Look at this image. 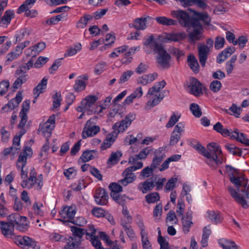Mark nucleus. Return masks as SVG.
<instances>
[{"label":"nucleus","instance_id":"29","mask_svg":"<svg viewBox=\"0 0 249 249\" xmlns=\"http://www.w3.org/2000/svg\"><path fill=\"white\" fill-rule=\"evenodd\" d=\"M194 15L196 17V18L199 21H203L204 24L206 25H209L210 24V22L211 21V18L209 16L207 13H199L196 11H192Z\"/></svg>","mask_w":249,"mask_h":249},{"label":"nucleus","instance_id":"2","mask_svg":"<svg viewBox=\"0 0 249 249\" xmlns=\"http://www.w3.org/2000/svg\"><path fill=\"white\" fill-rule=\"evenodd\" d=\"M189 144L199 153L206 157L208 159L207 163L213 169H216L219 164L222 163V160L220 159L222 150L217 143H209L207 145L208 150L198 141L195 139H191L189 142Z\"/></svg>","mask_w":249,"mask_h":249},{"label":"nucleus","instance_id":"42","mask_svg":"<svg viewBox=\"0 0 249 249\" xmlns=\"http://www.w3.org/2000/svg\"><path fill=\"white\" fill-rule=\"evenodd\" d=\"M81 50V44L77 43L73 45V46L69 48L64 54L65 57L71 56L77 53L78 52Z\"/></svg>","mask_w":249,"mask_h":249},{"label":"nucleus","instance_id":"58","mask_svg":"<svg viewBox=\"0 0 249 249\" xmlns=\"http://www.w3.org/2000/svg\"><path fill=\"white\" fill-rule=\"evenodd\" d=\"M53 107L54 108H57L60 106V103L62 100L61 95L60 92H56L53 96Z\"/></svg>","mask_w":249,"mask_h":249},{"label":"nucleus","instance_id":"9","mask_svg":"<svg viewBox=\"0 0 249 249\" xmlns=\"http://www.w3.org/2000/svg\"><path fill=\"white\" fill-rule=\"evenodd\" d=\"M192 23L191 28H193V29L189 32L188 36L191 42H195L196 41L200 39L203 29L200 22L198 20L194 21Z\"/></svg>","mask_w":249,"mask_h":249},{"label":"nucleus","instance_id":"30","mask_svg":"<svg viewBox=\"0 0 249 249\" xmlns=\"http://www.w3.org/2000/svg\"><path fill=\"white\" fill-rule=\"evenodd\" d=\"M93 16L91 15L84 14L76 23V27L79 29L84 28L86 27L88 22L92 20Z\"/></svg>","mask_w":249,"mask_h":249},{"label":"nucleus","instance_id":"39","mask_svg":"<svg viewBox=\"0 0 249 249\" xmlns=\"http://www.w3.org/2000/svg\"><path fill=\"white\" fill-rule=\"evenodd\" d=\"M115 140V138L113 137L112 135L111 134L108 135L100 146L101 150L104 151L109 148L113 143Z\"/></svg>","mask_w":249,"mask_h":249},{"label":"nucleus","instance_id":"47","mask_svg":"<svg viewBox=\"0 0 249 249\" xmlns=\"http://www.w3.org/2000/svg\"><path fill=\"white\" fill-rule=\"evenodd\" d=\"M30 33L26 29H22L15 35L16 41L15 44L18 42H19L24 39L25 37H27L29 35Z\"/></svg>","mask_w":249,"mask_h":249},{"label":"nucleus","instance_id":"56","mask_svg":"<svg viewBox=\"0 0 249 249\" xmlns=\"http://www.w3.org/2000/svg\"><path fill=\"white\" fill-rule=\"evenodd\" d=\"M9 85V82L7 81L0 82V96H3L7 92Z\"/></svg>","mask_w":249,"mask_h":249},{"label":"nucleus","instance_id":"22","mask_svg":"<svg viewBox=\"0 0 249 249\" xmlns=\"http://www.w3.org/2000/svg\"><path fill=\"white\" fill-rule=\"evenodd\" d=\"M235 52L234 47H227L219 53L216 58L217 63L220 64L224 62Z\"/></svg>","mask_w":249,"mask_h":249},{"label":"nucleus","instance_id":"13","mask_svg":"<svg viewBox=\"0 0 249 249\" xmlns=\"http://www.w3.org/2000/svg\"><path fill=\"white\" fill-rule=\"evenodd\" d=\"M32 149L30 147L25 146L21 152L18 159L17 167L18 168H23L27 162V158L32 155Z\"/></svg>","mask_w":249,"mask_h":249},{"label":"nucleus","instance_id":"7","mask_svg":"<svg viewBox=\"0 0 249 249\" xmlns=\"http://www.w3.org/2000/svg\"><path fill=\"white\" fill-rule=\"evenodd\" d=\"M14 241L16 245L24 249H40L36 242L27 236H17L14 238Z\"/></svg>","mask_w":249,"mask_h":249},{"label":"nucleus","instance_id":"38","mask_svg":"<svg viewBox=\"0 0 249 249\" xmlns=\"http://www.w3.org/2000/svg\"><path fill=\"white\" fill-rule=\"evenodd\" d=\"M156 21L160 24L166 26L175 25L177 24L176 20L166 17H159L156 18Z\"/></svg>","mask_w":249,"mask_h":249},{"label":"nucleus","instance_id":"60","mask_svg":"<svg viewBox=\"0 0 249 249\" xmlns=\"http://www.w3.org/2000/svg\"><path fill=\"white\" fill-rule=\"evenodd\" d=\"M148 65L143 63H141L135 69L137 73L140 74L145 72L148 69Z\"/></svg>","mask_w":249,"mask_h":249},{"label":"nucleus","instance_id":"54","mask_svg":"<svg viewBox=\"0 0 249 249\" xmlns=\"http://www.w3.org/2000/svg\"><path fill=\"white\" fill-rule=\"evenodd\" d=\"M142 243L143 249H152V247L149 241L148 234L141 235Z\"/></svg>","mask_w":249,"mask_h":249},{"label":"nucleus","instance_id":"11","mask_svg":"<svg viewBox=\"0 0 249 249\" xmlns=\"http://www.w3.org/2000/svg\"><path fill=\"white\" fill-rule=\"evenodd\" d=\"M27 72L23 69L19 67L15 71V76L17 77L13 84V88L14 89H17L20 87L22 84L25 83L28 79V75L26 74Z\"/></svg>","mask_w":249,"mask_h":249},{"label":"nucleus","instance_id":"55","mask_svg":"<svg viewBox=\"0 0 249 249\" xmlns=\"http://www.w3.org/2000/svg\"><path fill=\"white\" fill-rule=\"evenodd\" d=\"M120 183H111L109 184V188L113 193H120L123 191V187Z\"/></svg>","mask_w":249,"mask_h":249},{"label":"nucleus","instance_id":"1","mask_svg":"<svg viewBox=\"0 0 249 249\" xmlns=\"http://www.w3.org/2000/svg\"><path fill=\"white\" fill-rule=\"evenodd\" d=\"M226 173L229 177V180L231 183L234 184L237 189L232 186L229 185L227 187V190L231 197L244 208H247L249 206L244 196L239 193L240 187H246L248 185V180L243 176L239 175L238 169L232 167L231 165H227L225 166Z\"/></svg>","mask_w":249,"mask_h":249},{"label":"nucleus","instance_id":"46","mask_svg":"<svg viewBox=\"0 0 249 249\" xmlns=\"http://www.w3.org/2000/svg\"><path fill=\"white\" fill-rule=\"evenodd\" d=\"M36 0H26L24 3L21 4L17 10V13L20 14L27 10L28 8H31L30 5H33Z\"/></svg>","mask_w":249,"mask_h":249},{"label":"nucleus","instance_id":"4","mask_svg":"<svg viewBox=\"0 0 249 249\" xmlns=\"http://www.w3.org/2000/svg\"><path fill=\"white\" fill-rule=\"evenodd\" d=\"M98 97L95 95H89L84 99L81 103V107L77 108L79 112H85L87 111L88 114H91L93 112H97L95 107V103L97 101Z\"/></svg>","mask_w":249,"mask_h":249},{"label":"nucleus","instance_id":"27","mask_svg":"<svg viewBox=\"0 0 249 249\" xmlns=\"http://www.w3.org/2000/svg\"><path fill=\"white\" fill-rule=\"evenodd\" d=\"M232 139H236L241 143L249 146V139H248L246 135L243 133H239L237 129H235L231 136Z\"/></svg>","mask_w":249,"mask_h":249},{"label":"nucleus","instance_id":"63","mask_svg":"<svg viewBox=\"0 0 249 249\" xmlns=\"http://www.w3.org/2000/svg\"><path fill=\"white\" fill-rule=\"evenodd\" d=\"M225 43V39L223 37L217 36L215 40L214 47L216 49L222 48Z\"/></svg>","mask_w":249,"mask_h":249},{"label":"nucleus","instance_id":"44","mask_svg":"<svg viewBox=\"0 0 249 249\" xmlns=\"http://www.w3.org/2000/svg\"><path fill=\"white\" fill-rule=\"evenodd\" d=\"M153 181L156 186L157 190H160L163 188V186L166 181L165 178H159L157 176L152 177Z\"/></svg>","mask_w":249,"mask_h":249},{"label":"nucleus","instance_id":"8","mask_svg":"<svg viewBox=\"0 0 249 249\" xmlns=\"http://www.w3.org/2000/svg\"><path fill=\"white\" fill-rule=\"evenodd\" d=\"M206 43L210 46L208 47L205 44L200 45L198 47V58L202 67L205 66L208 54L210 52V48L213 47V41L211 38L207 40Z\"/></svg>","mask_w":249,"mask_h":249},{"label":"nucleus","instance_id":"35","mask_svg":"<svg viewBox=\"0 0 249 249\" xmlns=\"http://www.w3.org/2000/svg\"><path fill=\"white\" fill-rule=\"evenodd\" d=\"M219 245L223 249H238V247L235 243L227 239L223 238L218 240Z\"/></svg>","mask_w":249,"mask_h":249},{"label":"nucleus","instance_id":"41","mask_svg":"<svg viewBox=\"0 0 249 249\" xmlns=\"http://www.w3.org/2000/svg\"><path fill=\"white\" fill-rule=\"evenodd\" d=\"M225 147L229 153L234 156H242V152L240 148L234 146L233 144L227 143L225 145Z\"/></svg>","mask_w":249,"mask_h":249},{"label":"nucleus","instance_id":"15","mask_svg":"<svg viewBox=\"0 0 249 249\" xmlns=\"http://www.w3.org/2000/svg\"><path fill=\"white\" fill-rule=\"evenodd\" d=\"M190 92L196 96H199L203 94L201 83L196 78H191L188 86Z\"/></svg>","mask_w":249,"mask_h":249},{"label":"nucleus","instance_id":"45","mask_svg":"<svg viewBox=\"0 0 249 249\" xmlns=\"http://www.w3.org/2000/svg\"><path fill=\"white\" fill-rule=\"evenodd\" d=\"M190 109L192 114L196 117H200L202 115L201 109L198 105L192 103L190 106Z\"/></svg>","mask_w":249,"mask_h":249},{"label":"nucleus","instance_id":"57","mask_svg":"<svg viewBox=\"0 0 249 249\" xmlns=\"http://www.w3.org/2000/svg\"><path fill=\"white\" fill-rule=\"evenodd\" d=\"M133 71H128L124 72L121 76L119 79V83L122 84L127 81L133 74Z\"/></svg>","mask_w":249,"mask_h":249},{"label":"nucleus","instance_id":"21","mask_svg":"<svg viewBox=\"0 0 249 249\" xmlns=\"http://www.w3.org/2000/svg\"><path fill=\"white\" fill-rule=\"evenodd\" d=\"M155 186V184L153 182L152 177H151L144 182L139 183L138 189L143 194H145L151 191Z\"/></svg>","mask_w":249,"mask_h":249},{"label":"nucleus","instance_id":"64","mask_svg":"<svg viewBox=\"0 0 249 249\" xmlns=\"http://www.w3.org/2000/svg\"><path fill=\"white\" fill-rule=\"evenodd\" d=\"M159 244L160 245V249H178L177 247L174 246H170L166 239L160 241Z\"/></svg>","mask_w":249,"mask_h":249},{"label":"nucleus","instance_id":"28","mask_svg":"<svg viewBox=\"0 0 249 249\" xmlns=\"http://www.w3.org/2000/svg\"><path fill=\"white\" fill-rule=\"evenodd\" d=\"M87 80L88 76L85 75L78 77L75 80V83L73 86L75 91L79 92L84 90L86 86L85 81Z\"/></svg>","mask_w":249,"mask_h":249},{"label":"nucleus","instance_id":"32","mask_svg":"<svg viewBox=\"0 0 249 249\" xmlns=\"http://www.w3.org/2000/svg\"><path fill=\"white\" fill-rule=\"evenodd\" d=\"M14 12L13 10H8L6 11L0 21V26L3 27L9 24L11 19L14 17Z\"/></svg>","mask_w":249,"mask_h":249},{"label":"nucleus","instance_id":"26","mask_svg":"<svg viewBox=\"0 0 249 249\" xmlns=\"http://www.w3.org/2000/svg\"><path fill=\"white\" fill-rule=\"evenodd\" d=\"M48 78L44 77L37 86L34 89L33 93L36 96L35 99H37L40 93L44 92V89L46 88Z\"/></svg>","mask_w":249,"mask_h":249},{"label":"nucleus","instance_id":"48","mask_svg":"<svg viewBox=\"0 0 249 249\" xmlns=\"http://www.w3.org/2000/svg\"><path fill=\"white\" fill-rule=\"evenodd\" d=\"M93 153H96V151L95 150H87L84 151L81 157V159L84 161L87 162L88 161L94 158V156L93 155Z\"/></svg>","mask_w":249,"mask_h":249},{"label":"nucleus","instance_id":"40","mask_svg":"<svg viewBox=\"0 0 249 249\" xmlns=\"http://www.w3.org/2000/svg\"><path fill=\"white\" fill-rule=\"evenodd\" d=\"M186 35L185 33H178L169 34L166 36V38L171 41H178L185 38Z\"/></svg>","mask_w":249,"mask_h":249},{"label":"nucleus","instance_id":"3","mask_svg":"<svg viewBox=\"0 0 249 249\" xmlns=\"http://www.w3.org/2000/svg\"><path fill=\"white\" fill-rule=\"evenodd\" d=\"M171 15L178 20L181 26L188 28H191L192 23L197 20L195 18L191 17L187 12L181 10L172 11Z\"/></svg>","mask_w":249,"mask_h":249},{"label":"nucleus","instance_id":"34","mask_svg":"<svg viewBox=\"0 0 249 249\" xmlns=\"http://www.w3.org/2000/svg\"><path fill=\"white\" fill-rule=\"evenodd\" d=\"M213 129L224 137L230 136L231 137L232 134V132H230L229 129L224 128L222 124L220 122L216 123L213 125Z\"/></svg>","mask_w":249,"mask_h":249},{"label":"nucleus","instance_id":"59","mask_svg":"<svg viewBox=\"0 0 249 249\" xmlns=\"http://www.w3.org/2000/svg\"><path fill=\"white\" fill-rule=\"evenodd\" d=\"M49 60V58L39 56L34 64L35 67L39 68L44 65Z\"/></svg>","mask_w":249,"mask_h":249},{"label":"nucleus","instance_id":"33","mask_svg":"<svg viewBox=\"0 0 249 249\" xmlns=\"http://www.w3.org/2000/svg\"><path fill=\"white\" fill-rule=\"evenodd\" d=\"M122 155L123 154L120 150L112 152L107 161V164L109 165L116 164L120 161Z\"/></svg>","mask_w":249,"mask_h":249},{"label":"nucleus","instance_id":"49","mask_svg":"<svg viewBox=\"0 0 249 249\" xmlns=\"http://www.w3.org/2000/svg\"><path fill=\"white\" fill-rule=\"evenodd\" d=\"M177 180L178 179L176 178H170L165 185V191L169 192L173 190L175 187Z\"/></svg>","mask_w":249,"mask_h":249},{"label":"nucleus","instance_id":"50","mask_svg":"<svg viewBox=\"0 0 249 249\" xmlns=\"http://www.w3.org/2000/svg\"><path fill=\"white\" fill-rule=\"evenodd\" d=\"M160 196L158 193H152L145 196L146 201L148 203H153L160 199Z\"/></svg>","mask_w":249,"mask_h":249},{"label":"nucleus","instance_id":"23","mask_svg":"<svg viewBox=\"0 0 249 249\" xmlns=\"http://www.w3.org/2000/svg\"><path fill=\"white\" fill-rule=\"evenodd\" d=\"M192 216L191 213H187L186 215L182 217V224L183 232L187 233L189 231L191 227L193 224L192 221Z\"/></svg>","mask_w":249,"mask_h":249},{"label":"nucleus","instance_id":"17","mask_svg":"<svg viewBox=\"0 0 249 249\" xmlns=\"http://www.w3.org/2000/svg\"><path fill=\"white\" fill-rule=\"evenodd\" d=\"M143 45L144 46V48L145 49V52L147 53H150L149 51L146 50L148 48L153 49L155 52H156L162 47L160 43L154 39L153 35L148 36V37L145 39V41L143 42Z\"/></svg>","mask_w":249,"mask_h":249},{"label":"nucleus","instance_id":"18","mask_svg":"<svg viewBox=\"0 0 249 249\" xmlns=\"http://www.w3.org/2000/svg\"><path fill=\"white\" fill-rule=\"evenodd\" d=\"M150 19L149 17H141L134 19L131 23L129 24L130 28H133L137 31L144 30L147 28V21Z\"/></svg>","mask_w":249,"mask_h":249},{"label":"nucleus","instance_id":"51","mask_svg":"<svg viewBox=\"0 0 249 249\" xmlns=\"http://www.w3.org/2000/svg\"><path fill=\"white\" fill-rule=\"evenodd\" d=\"M22 100V93L20 92H18L15 98L12 99L10 101V104L12 105L13 108H16L18 107L19 103Z\"/></svg>","mask_w":249,"mask_h":249},{"label":"nucleus","instance_id":"61","mask_svg":"<svg viewBox=\"0 0 249 249\" xmlns=\"http://www.w3.org/2000/svg\"><path fill=\"white\" fill-rule=\"evenodd\" d=\"M180 116H177L174 113L170 117L168 122L166 124L167 128L173 127L175 124L178 121Z\"/></svg>","mask_w":249,"mask_h":249},{"label":"nucleus","instance_id":"19","mask_svg":"<svg viewBox=\"0 0 249 249\" xmlns=\"http://www.w3.org/2000/svg\"><path fill=\"white\" fill-rule=\"evenodd\" d=\"M89 231L90 233H86L87 238L90 239L92 245L96 249H103L98 237L95 235L96 230L94 228V227L93 226H90Z\"/></svg>","mask_w":249,"mask_h":249},{"label":"nucleus","instance_id":"62","mask_svg":"<svg viewBox=\"0 0 249 249\" xmlns=\"http://www.w3.org/2000/svg\"><path fill=\"white\" fill-rule=\"evenodd\" d=\"M153 170L154 169L152 167L147 166L141 171V176L144 178H148L153 174Z\"/></svg>","mask_w":249,"mask_h":249},{"label":"nucleus","instance_id":"16","mask_svg":"<svg viewBox=\"0 0 249 249\" xmlns=\"http://www.w3.org/2000/svg\"><path fill=\"white\" fill-rule=\"evenodd\" d=\"M76 211L72 207H65L59 213V214L63 219H60L63 222H72V220L74 217Z\"/></svg>","mask_w":249,"mask_h":249},{"label":"nucleus","instance_id":"52","mask_svg":"<svg viewBox=\"0 0 249 249\" xmlns=\"http://www.w3.org/2000/svg\"><path fill=\"white\" fill-rule=\"evenodd\" d=\"M165 157L164 155H160L159 156L155 155L153 159L152 162L150 166L154 169L156 168L162 161L163 159Z\"/></svg>","mask_w":249,"mask_h":249},{"label":"nucleus","instance_id":"10","mask_svg":"<svg viewBox=\"0 0 249 249\" xmlns=\"http://www.w3.org/2000/svg\"><path fill=\"white\" fill-rule=\"evenodd\" d=\"M158 54L157 57V62L163 68L167 69L170 66V61L171 60L170 55L161 47L156 52Z\"/></svg>","mask_w":249,"mask_h":249},{"label":"nucleus","instance_id":"20","mask_svg":"<svg viewBox=\"0 0 249 249\" xmlns=\"http://www.w3.org/2000/svg\"><path fill=\"white\" fill-rule=\"evenodd\" d=\"M0 229L5 237L12 238L14 236V226L10 221H0Z\"/></svg>","mask_w":249,"mask_h":249},{"label":"nucleus","instance_id":"5","mask_svg":"<svg viewBox=\"0 0 249 249\" xmlns=\"http://www.w3.org/2000/svg\"><path fill=\"white\" fill-rule=\"evenodd\" d=\"M7 219L14 226V227L20 231H24L28 228L27 217L21 216L18 213L9 215Z\"/></svg>","mask_w":249,"mask_h":249},{"label":"nucleus","instance_id":"24","mask_svg":"<svg viewBox=\"0 0 249 249\" xmlns=\"http://www.w3.org/2000/svg\"><path fill=\"white\" fill-rule=\"evenodd\" d=\"M36 185V175L35 173H30V176L29 178L26 180H23L21 182V186L22 188H27L28 189L32 188L33 186Z\"/></svg>","mask_w":249,"mask_h":249},{"label":"nucleus","instance_id":"53","mask_svg":"<svg viewBox=\"0 0 249 249\" xmlns=\"http://www.w3.org/2000/svg\"><path fill=\"white\" fill-rule=\"evenodd\" d=\"M222 84L218 80L213 81L210 85V89L213 92H218L221 88Z\"/></svg>","mask_w":249,"mask_h":249},{"label":"nucleus","instance_id":"25","mask_svg":"<svg viewBox=\"0 0 249 249\" xmlns=\"http://www.w3.org/2000/svg\"><path fill=\"white\" fill-rule=\"evenodd\" d=\"M158 77L157 73L145 74L139 77L137 80V84L146 85L154 81Z\"/></svg>","mask_w":249,"mask_h":249},{"label":"nucleus","instance_id":"43","mask_svg":"<svg viewBox=\"0 0 249 249\" xmlns=\"http://www.w3.org/2000/svg\"><path fill=\"white\" fill-rule=\"evenodd\" d=\"M129 126L126 122L124 120L119 122L116 123L113 126V128L115 131H117V133L124 132Z\"/></svg>","mask_w":249,"mask_h":249},{"label":"nucleus","instance_id":"36","mask_svg":"<svg viewBox=\"0 0 249 249\" xmlns=\"http://www.w3.org/2000/svg\"><path fill=\"white\" fill-rule=\"evenodd\" d=\"M154 95L152 99L147 102L145 107L147 109H150L157 105L163 98V96L160 93H159L158 95L157 94Z\"/></svg>","mask_w":249,"mask_h":249},{"label":"nucleus","instance_id":"14","mask_svg":"<svg viewBox=\"0 0 249 249\" xmlns=\"http://www.w3.org/2000/svg\"><path fill=\"white\" fill-rule=\"evenodd\" d=\"M96 203L100 205H105L107 203L108 196L105 189L98 188L96 190L94 196Z\"/></svg>","mask_w":249,"mask_h":249},{"label":"nucleus","instance_id":"31","mask_svg":"<svg viewBox=\"0 0 249 249\" xmlns=\"http://www.w3.org/2000/svg\"><path fill=\"white\" fill-rule=\"evenodd\" d=\"M187 61L192 70L195 73L198 72L199 65L197 60L193 54H190L188 56Z\"/></svg>","mask_w":249,"mask_h":249},{"label":"nucleus","instance_id":"6","mask_svg":"<svg viewBox=\"0 0 249 249\" xmlns=\"http://www.w3.org/2000/svg\"><path fill=\"white\" fill-rule=\"evenodd\" d=\"M97 117L90 118L87 122L82 132V138L85 139L89 137H92L96 135L100 130L99 126L95 125Z\"/></svg>","mask_w":249,"mask_h":249},{"label":"nucleus","instance_id":"12","mask_svg":"<svg viewBox=\"0 0 249 249\" xmlns=\"http://www.w3.org/2000/svg\"><path fill=\"white\" fill-rule=\"evenodd\" d=\"M135 171L131 169L129 166L126 168L123 172L122 175L124 178L118 181V182L124 186H126L128 184L133 182L136 178L135 175L133 173Z\"/></svg>","mask_w":249,"mask_h":249},{"label":"nucleus","instance_id":"37","mask_svg":"<svg viewBox=\"0 0 249 249\" xmlns=\"http://www.w3.org/2000/svg\"><path fill=\"white\" fill-rule=\"evenodd\" d=\"M207 214L208 217L212 222L216 224L221 222L222 217L218 212L210 210L207 212Z\"/></svg>","mask_w":249,"mask_h":249}]
</instances>
